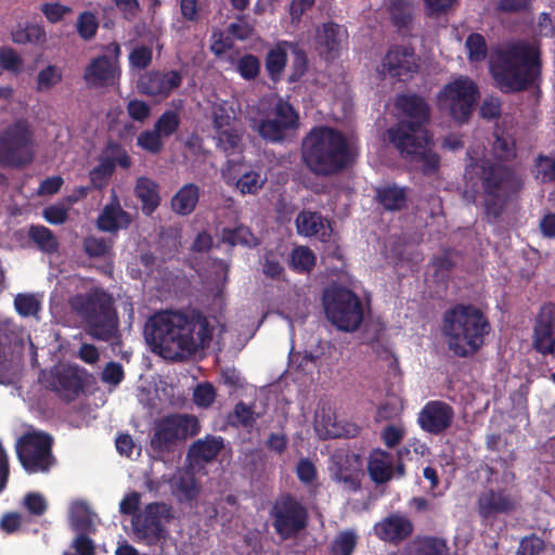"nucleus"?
Wrapping results in <instances>:
<instances>
[{
	"mask_svg": "<svg viewBox=\"0 0 555 555\" xmlns=\"http://www.w3.org/2000/svg\"><path fill=\"white\" fill-rule=\"evenodd\" d=\"M259 61L254 55H245L237 63V70L245 79H253L259 73Z\"/></svg>",
	"mask_w": 555,
	"mask_h": 555,
	"instance_id": "69168bd1",
	"label": "nucleus"
},
{
	"mask_svg": "<svg viewBox=\"0 0 555 555\" xmlns=\"http://www.w3.org/2000/svg\"><path fill=\"white\" fill-rule=\"evenodd\" d=\"M369 472L375 482L384 483L388 481L393 473L392 455L382 450L372 452L369 461Z\"/></svg>",
	"mask_w": 555,
	"mask_h": 555,
	"instance_id": "473e14b6",
	"label": "nucleus"
},
{
	"mask_svg": "<svg viewBox=\"0 0 555 555\" xmlns=\"http://www.w3.org/2000/svg\"><path fill=\"white\" fill-rule=\"evenodd\" d=\"M323 304L328 321L343 332L357 331L363 320L359 297L344 287H331L324 292Z\"/></svg>",
	"mask_w": 555,
	"mask_h": 555,
	"instance_id": "6e6552de",
	"label": "nucleus"
},
{
	"mask_svg": "<svg viewBox=\"0 0 555 555\" xmlns=\"http://www.w3.org/2000/svg\"><path fill=\"white\" fill-rule=\"evenodd\" d=\"M267 177L259 170H249L241 176L236 188L242 194H256L266 183Z\"/></svg>",
	"mask_w": 555,
	"mask_h": 555,
	"instance_id": "ea45409f",
	"label": "nucleus"
},
{
	"mask_svg": "<svg viewBox=\"0 0 555 555\" xmlns=\"http://www.w3.org/2000/svg\"><path fill=\"white\" fill-rule=\"evenodd\" d=\"M493 152L501 159H512L516 155L515 141L509 135H495Z\"/></svg>",
	"mask_w": 555,
	"mask_h": 555,
	"instance_id": "13d9d810",
	"label": "nucleus"
},
{
	"mask_svg": "<svg viewBox=\"0 0 555 555\" xmlns=\"http://www.w3.org/2000/svg\"><path fill=\"white\" fill-rule=\"evenodd\" d=\"M408 120L388 130V137L400 153L415 164L424 175H435L440 165L439 156L431 151L433 140L425 125L430 120V106L416 94L400 95L396 100Z\"/></svg>",
	"mask_w": 555,
	"mask_h": 555,
	"instance_id": "f257e3e1",
	"label": "nucleus"
},
{
	"mask_svg": "<svg viewBox=\"0 0 555 555\" xmlns=\"http://www.w3.org/2000/svg\"><path fill=\"white\" fill-rule=\"evenodd\" d=\"M296 227L299 234L315 236L326 241L332 232L330 223L318 212L302 211L296 218Z\"/></svg>",
	"mask_w": 555,
	"mask_h": 555,
	"instance_id": "c756f323",
	"label": "nucleus"
},
{
	"mask_svg": "<svg viewBox=\"0 0 555 555\" xmlns=\"http://www.w3.org/2000/svg\"><path fill=\"white\" fill-rule=\"evenodd\" d=\"M478 95L477 86L467 77L446 85L437 95V107L456 122H465L472 115Z\"/></svg>",
	"mask_w": 555,
	"mask_h": 555,
	"instance_id": "9d476101",
	"label": "nucleus"
},
{
	"mask_svg": "<svg viewBox=\"0 0 555 555\" xmlns=\"http://www.w3.org/2000/svg\"><path fill=\"white\" fill-rule=\"evenodd\" d=\"M374 529L383 541L398 544L412 534L414 526L409 518L399 514H390L377 522Z\"/></svg>",
	"mask_w": 555,
	"mask_h": 555,
	"instance_id": "5701e85b",
	"label": "nucleus"
},
{
	"mask_svg": "<svg viewBox=\"0 0 555 555\" xmlns=\"http://www.w3.org/2000/svg\"><path fill=\"white\" fill-rule=\"evenodd\" d=\"M23 506L30 515L40 517L46 514L48 502L41 493L28 492L23 499Z\"/></svg>",
	"mask_w": 555,
	"mask_h": 555,
	"instance_id": "6e6d98bb",
	"label": "nucleus"
},
{
	"mask_svg": "<svg viewBox=\"0 0 555 555\" xmlns=\"http://www.w3.org/2000/svg\"><path fill=\"white\" fill-rule=\"evenodd\" d=\"M314 430L321 439L338 438L347 431L336 422L330 403L321 401L314 413Z\"/></svg>",
	"mask_w": 555,
	"mask_h": 555,
	"instance_id": "cd10ccee",
	"label": "nucleus"
},
{
	"mask_svg": "<svg viewBox=\"0 0 555 555\" xmlns=\"http://www.w3.org/2000/svg\"><path fill=\"white\" fill-rule=\"evenodd\" d=\"M152 59V48L145 44H138L129 54V64L131 67L142 70L150 66Z\"/></svg>",
	"mask_w": 555,
	"mask_h": 555,
	"instance_id": "3c124183",
	"label": "nucleus"
},
{
	"mask_svg": "<svg viewBox=\"0 0 555 555\" xmlns=\"http://www.w3.org/2000/svg\"><path fill=\"white\" fill-rule=\"evenodd\" d=\"M453 417L451 405L443 401H430L420 412L417 422L425 431L438 435L451 426Z\"/></svg>",
	"mask_w": 555,
	"mask_h": 555,
	"instance_id": "6ab92c4d",
	"label": "nucleus"
},
{
	"mask_svg": "<svg viewBox=\"0 0 555 555\" xmlns=\"http://www.w3.org/2000/svg\"><path fill=\"white\" fill-rule=\"evenodd\" d=\"M532 347L542 356L555 354V305L545 304L535 317Z\"/></svg>",
	"mask_w": 555,
	"mask_h": 555,
	"instance_id": "f3484780",
	"label": "nucleus"
},
{
	"mask_svg": "<svg viewBox=\"0 0 555 555\" xmlns=\"http://www.w3.org/2000/svg\"><path fill=\"white\" fill-rule=\"evenodd\" d=\"M172 517L171 506L163 502L147 504L131 520L134 535L149 545L158 543L165 538L164 520Z\"/></svg>",
	"mask_w": 555,
	"mask_h": 555,
	"instance_id": "4468645a",
	"label": "nucleus"
},
{
	"mask_svg": "<svg viewBox=\"0 0 555 555\" xmlns=\"http://www.w3.org/2000/svg\"><path fill=\"white\" fill-rule=\"evenodd\" d=\"M299 126V117L294 107L286 101L279 99L260 120L257 130L267 141L281 142Z\"/></svg>",
	"mask_w": 555,
	"mask_h": 555,
	"instance_id": "2eb2a0df",
	"label": "nucleus"
},
{
	"mask_svg": "<svg viewBox=\"0 0 555 555\" xmlns=\"http://www.w3.org/2000/svg\"><path fill=\"white\" fill-rule=\"evenodd\" d=\"M28 237L36 246L44 253L52 254L59 248V242L54 233L44 225H30L28 229Z\"/></svg>",
	"mask_w": 555,
	"mask_h": 555,
	"instance_id": "4c0bfd02",
	"label": "nucleus"
},
{
	"mask_svg": "<svg viewBox=\"0 0 555 555\" xmlns=\"http://www.w3.org/2000/svg\"><path fill=\"white\" fill-rule=\"evenodd\" d=\"M131 221L130 214L116 202L105 205L98 217L96 225L101 231L115 233L119 229H127Z\"/></svg>",
	"mask_w": 555,
	"mask_h": 555,
	"instance_id": "c85d7f7f",
	"label": "nucleus"
},
{
	"mask_svg": "<svg viewBox=\"0 0 555 555\" xmlns=\"http://www.w3.org/2000/svg\"><path fill=\"white\" fill-rule=\"evenodd\" d=\"M83 249L89 257H104L109 254L112 245L104 237L88 236L83 241Z\"/></svg>",
	"mask_w": 555,
	"mask_h": 555,
	"instance_id": "864d4df0",
	"label": "nucleus"
},
{
	"mask_svg": "<svg viewBox=\"0 0 555 555\" xmlns=\"http://www.w3.org/2000/svg\"><path fill=\"white\" fill-rule=\"evenodd\" d=\"M50 388L62 400L74 401L82 390V380L70 367L57 369L51 373Z\"/></svg>",
	"mask_w": 555,
	"mask_h": 555,
	"instance_id": "b1692460",
	"label": "nucleus"
},
{
	"mask_svg": "<svg viewBox=\"0 0 555 555\" xmlns=\"http://www.w3.org/2000/svg\"><path fill=\"white\" fill-rule=\"evenodd\" d=\"M491 73L496 86L504 92L526 89L541 73L539 47L527 42L504 46L492 61Z\"/></svg>",
	"mask_w": 555,
	"mask_h": 555,
	"instance_id": "7ed1b4c3",
	"label": "nucleus"
},
{
	"mask_svg": "<svg viewBox=\"0 0 555 555\" xmlns=\"http://www.w3.org/2000/svg\"><path fill=\"white\" fill-rule=\"evenodd\" d=\"M518 506V498L505 489L487 490L478 496V514L482 518H490L498 514L508 513Z\"/></svg>",
	"mask_w": 555,
	"mask_h": 555,
	"instance_id": "aec40b11",
	"label": "nucleus"
},
{
	"mask_svg": "<svg viewBox=\"0 0 555 555\" xmlns=\"http://www.w3.org/2000/svg\"><path fill=\"white\" fill-rule=\"evenodd\" d=\"M99 22L91 11H83L77 17L76 29L80 38L91 40L96 35Z\"/></svg>",
	"mask_w": 555,
	"mask_h": 555,
	"instance_id": "37998d69",
	"label": "nucleus"
},
{
	"mask_svg": "<svg viewBox=\"0 0 555 555\" xmlns=\"http://www.w3.org/2000/svg\"><path fill=\"white\" fill-rule=\"evenodd\" d=\"M72 9L59 2H47L41 5V12L50 23H59Z\"/></svg>",
	"mask_w": 555,
	"mask_h": 555,
	"instance_id": "680f3d73",
	"label": "nucleus"
},
{
	"mask_svg": "<svg viewBox=\"0 0 555 555\" xmlns=\"http://www.w3.org/2000/svg\"><path fill=\"white\" fill-rule=\"evenodd\" d=\"M357 544V535L352 531L338 534L332 545L333 555H351Z\"/></svg>",
	"mask_w": 555,
	"mask_h": 555,
	"instance_id": "5fc2aeb1",
	"label": "nucleus"
},
{
	"mask_svg": "<svg viewBox=\"0 0 555 555\" xmlns=\"http://www.w3.org/2000/svg\"><path fill=\"white\" fill-rule=\"evenodd\" d=\"M376 199L386 210H401L406 206L408 194L404 188L387 185L377 190Z\"/></svg>",
	"mask_w": 555,
	"mask_h": 555,
	"instance_id": "72a5a7b5",
	"label": "nucleus"
},
{
	"mask_svg": "<svg viewBox=\"0 0 555 555\" xmlns=\"http://www.w3.org/2000/svg\"><path fill=\"white\" fill-rule=\"evenodd\" d=\"M173 133V111H166L156 121L152 130L142 131L137 144L151 154H158L163 150V137Z\"/></svg>",
	"mask_w": 555,
	"mask_h": 555,
	"instance_id": "412c9836",
	"label": "nucleus"
},
{
	"mask_svg": "<svg viewBox=\"0 0 555 555\" xmlns=\"http://www.w3.org/2000/svg\"><path fill=\"white\" fill-rule=\"evenodd\" d=\"M46 38V31L42 27L34 24L26 25L12 33V39L16 43H37Z\"/></svg>",
	"mask_w": 555,
	"mask_h": 555,
	"instance_id": "a18cd8bd",
	"label": "nucleus"
},
{
	"mask_svg": "<svg viewBox=\"0 0 555 555\" xmlns=\"http://www.w3.org/2000/svg\"><path fill=\"white\" fill-rule=\"evenodd\" d=\"M199 422L195 415L179 414L176 415V439H189L199 433Z\"/></svg>",
	"mask_w": 555,
	"mask_h": 555,
	"instance_id": "a19ab883",
	"label": "nucleus"
},
{
	"mask_svg": "<svg viewBox=\"0 0 555 555\" xmlns=\"http://www.w3.org/2000/svg\"><path fill=\"white\" fill-rule=\"evenodd\" d=\"M222 448V439L214 436L193 442L188 452L190 468L201 470L204 464L215 459Z\"/></svg>",
	"mask_w": 555,
	"mask_h": 555,
	"instance_id": "393cba45",
	"label": "nucleus"
},
{
	"mask_svg": "<svg viewBox=\"0 0 555 555\" xmlns=\"http://www.w3.org/2000/svg\"><path fill=\"white\" fill-rule=\"evenodd\" d=\"M52 437L47 433L31 431L18 438L16 454L22 466L29 473L48 472L54 462Z\"/></svg>",
	"mask_w": 555,
	"mask_h": 555,
	"instance_id": "f8f14e48",
	"label": "nucleus"
},
{
	"mask_svg": "<svg viewBox=\"0 0 555 555\" xmlns=\"http://www.w3.org/2000/svg\"><path fill=\"white\" fill-rule=\"evenodd\" d=\"M73 312L80 318L86 333L95 340L120 344V320L115 299L105 288L95 286L69 298Z\"/></svg>",
	"mask_w": 555,
	"mask_h": 555,
	"instance_id": "f03ea898",
	"label": "nucleus"
},
{
	"mask_svg": "<svg viewBox=\"0 0 555 555\" xmlns=\"http://www.w3.org/2000/svg\"><path fill=\"white\" fill-rule=\"evenodd\" d=\"M116 79V66L107 55L92 59L83 72V80L88 88H106Z\"/></svg>",
	"mask_w": 555,
	"mask_h": 555,
	"instance_id": "4be33fe9",
	"label": "nucleus"
},
{
	"mask_svg": "<svg viewBox=\"0 0 555 555\" xmlns=\"http://www.w3.org/2000/svg\"><path fill=\"white\" fill-rule=\"evenodd\" d=\"M418 69L414 51L408 47H392L385 55L380 73L400 79L409 78Z\"/></svg>",
	"mask_w": 555,
	"mask_h": 555,
	"instance_id": "a211bd4d",
	"label": "nucleus"
},
{
	"mask_svg": "<svg viewBox=\"0 0 555 555\" xmlns=\"http://www.w3.org/2000/svg\"><path fill=\"white\" fill-rule=\"evenodd\" d=\"M207 319L199 312H176V360H188L203 351L211 340Z\"/></svg>",
	"mask_w": 555,
	"mask_h": 555,
	"instance_id": "0eeeda50",
	"label": "nucleus"
},
{
	"mask_svg": "<svg viewBox=\"0 0 555 555\" xmlns=\"http://www.w3.org/2000/svg\"><path fill=\"white\" fill-rule=\"evenodd\" d=\"M134 194L142 204V211L151 216L160 204L159 186L150 178L140 177L135 181Z\"/></svg>",
	"mask_w": 555,
	"mask_h": 555,
	"instance_id": "2f4dec72",
	"label": "nucleus"
},
{
	"mask_svg": "<svg viewBox=\"0 0 555 555\" xmlns=\"http://www.w3.org/2000/svg\"><path fill=\"white\" fill-rule=\"evenodd\" d=\"M137 89L145 95L167 98L173 89V72L167 74L159 72L145 73L140 76Z\"/></svg>",
	"mask_w": 555,
	"mask_h": 555,
	"instance_id": "bb28decb",
	"label": "nucleus"
},
{
	"mask_svg": "<svg viewBox=\"0 0 555 555\" xmlns=\"http://www.w3.org/2000/svg\"><path fill=\"white\" fill-rule=\"evenodd\" d=\"M36 155L35 133L29 122L17 119L0 132V166L21 169Z\"/></svg>",
	"mask_w": 555,
	"mask_h": 555,
	"instance_id": "423d86ee",
	"label": "nucleus"
},
{
	"mask_svg": "<svg viewBox=\"0 0 555 555\" xmlns=\"http://www.w3.org/2000/svg\"><path fill=\"white\" fill-rule=\"evenodd\" d=\"M14 307L22 317H34L40 310V302L33 294H17L14 298Z\"/></svg>",
	"mask_w": 555,
	"mask_h": 555,
	"instance_id": "8fccbe9b",
	"label": "nucleus"
},
{
	"mask_svg": "<svg viewBox=\"0 0 555 555\" xmlns=\"http://www.w3.org/2000/svg\"><path fill=\"white\" fill-rule=\"evenodd\" d=\"M150 448L154 456L163 457L173 450V414L155 421Z\"/></svg>",
	"mask_w": 555,
	"mask_h": 555,
	"instance_id": "a878e982",
	"label": "nucleus"
},
{
	"mask_svg": "<svg viewBox=\"0 0 555 555\" xmlns=\"http://www.w3.org/2000/svg\"><path fill=\"white\" fill-rule=\"evenodd\" d=\"M143 335L154 354L173 362V309L167 308L151 315Z\"/></svg>",
	"mask_w": 555,
	"mask_h": 555,
	"instance_id": "ddd939ff",
	"label": "nucleus"
},
{
	"mask_svg": "<svg viewBox=\"0 0 555 555\" xmlns=\"http://www.w3.org/2000/svg\"><path fill=\"white\" fill-rule=\"evenodd\" d=\"M198 188L194 184H186L176 194V212L180 215L191 214L198 202Z\"/></svg>",
	"mask_w": 555,
	"mask_h": 555,
	"instance_id": "58836bf2",
	"label": "nucleus"
},
{
	"mask_svg": "<svg viewBox=\"0 0 555 555\" xmlns=\"http://www.w3.org/2000/svg\"><path fill=\"white\" fill-rule=\"evenodd\" d=\"M286 64V51L282 47L272 49L266 60V67L270 76L276 79L282 74Z\"/></svg>",
	"mask_w": 555,
	"mask_h": 555,
	"instance_id": "de8ad7c7",
	"label": "nucleus"
},
{
	"mask_svg": "<svg viewBox=\"0 0 555 555\" xmlns=\"http://www.w3.org/2000/svg\"><path fill=\"white\" fill-rule=\"evenodd\" d=\"M215 389L209 384H201L193 391V400L199 406H209L215 401Z\"/></svg>",
	"mask_w": 555,
	"mask_h": 555,
	"instance_id": "774afa93",
	"label": "nucleus"
},
{
	"mask_svg": "<svg viewBox=\"0 0 555 555\" xmlns=\"http://www.w3.org/2000/svg\"><path fill=\"white\" fill-rule=\"evenodd\" d=\"M346 38V30L334 23H325L318 29L317 44L322 54L333 57Z\"/></svg>",
	"mask_w": 555,
	"mask_h": 555,
	"instance_id": "7c9ffc66",
	"label": "nucleus"
},
{
	"mask_svg": "<svg viewBox=\"0 0 555 555\" xmlns=\"http://www.w3.org/2000/svg\"><path fill=\"white\" fill-rule=\"evenodd\" d=\"M234 424L243 427H253L256 423L254 411L245 403L240 402L235 405L233 411Z\"/></svg>",
	"mask_w": 555,
	"mask_h": 555,
	"instance_id": "e2e57ef3",
	"label": "nucleus"
},
{
	"mask_svg": "<svg viewBox=\"0 0 555 555\" xmlns=\"http://www.w3.org/2000/svg\"><path fill=\"white\" fill-rule=\"evenodd\" d=\"M70 521L72 527L77 534L95 533L96 531L92 519V513L86 503L78 502L73 505Z\"/></svg>",
	"mask_w": 555,
	"mask_h": 555,
	"instance_id": "e433bc0d",
	"label": "nucleus"
},
{
	"mask_svg": "<svg viewBox=\"0 0 555 555\" xmlns=\"http://www.w3.org/2000/svg\"><path fill=\"white\" fill-rule=\"evenodd\" d=\"M389 11L393 23L400 28L412 20V4L406 0H391Z\"/></svg>",
	"mask_w": 555,
	"mask_h": 555,
	"instance_id": "c03bdc74",
	"label": "nucleus"
},
{
	"mask_svg": "<svg viewBox=\"0 0 555 555\" xmlns=\"http://www.w3.org/2000/svg\"><path fill=\"white\" fill-rule=\"evenodd\" d=\"M125 377L122 365L118 362H108L102 371V380L109 385H118Z\"/></svg>",
	"mask_w": 555,
	"mask_h": 555,
	"instance_id": "338daca9",
	"label": "nucleus"
},
{
	"mask_svg": "<svg viewBox=\"0 0 555 555\" xmlns=\"http://www.w3.org/2000/svg\"><path fill=\"white\" fill-rule=\"evenodd\" d=\"M90 533L77 534L72 542L76 555H95L96 545L89 537Z\"/></svg>",
	"mask_w": 555,
	"mask_h": 555,
	"instance_id": "0e129e2a",
	"label": "nucleus"
},
{
	"mask_svg": "<svg viewBox=\"0 0 555 555\" xmlns=\"http://www.w3.org/2000/svg\"><path fill=\"white\" fill-rule=\"evenodd\" d=\"M0 66L4 70L18 74L23 67V60L12 48H3L0 50Z\"/></svg>",
	"mask_w": 555,
	"mask_h": 555,
	"instance_id": "bf43d9fd",
	"label": "nucleus"
},
{
	"mask_svg": "<svg viewBox=\"0 0 555 555\" xmlns=\"http://www.w3.org/2000/svg\"><path fill=\"white\" fill-rule=\"evenodd\" d=\"M292 264L299 271L308 272L315 264V255L309 247H296L292 253Z\"/></svg>",
	"mask_w": 555,
	"mask_h": 555,
	"instance_id": "49530a36",
	"label": "nucleus"
},
{
	"mask_svg": "<svg viewBox=\"0 0 555 555\" xmlns=\"http://www.w3.org/2000/svg\"><path fill=\"white\" fill-rule=\"evenodd\" d=\"M272 526L282 540L297 537L309 522L307 507L291 494H282L270 509Z\"/></svg>",
	"mask_w": 555,
	"mask_h": 555,
	"instance_id": "9b49d317",
	"label": "nucleus"
},
{
	"mask_svg": "<svg viewBox=\"0 0 555 555\" xmlns=\"http://www.w3.org/2000/svg\"><path fill=\"white\" fill-rule=\"evenodd\" d=\"M490 328L485 313L472 305H457L443 317L448 347L457 357L475 354L482 347Z\"/></svg>",
	"mask_w": 555,
	"mask_h": 555,
	"instance_id": "20e7f679",
	"label": "nucleus"
},
{
	"mask_svg": "<svg viewBox=\"0 0 555 555\" xmlns=\"http://www.w3.org/2000/svg\"><path fill=\"white\" fill-rule=\"evenodd\" d=\"M62 72L54 65L41 69L37 76V91H47L62 81Z\"/></svg>",
	"mask_w": 555,
	"mask_h": 555,
	"instance_id": "09e8293b",
	"label": "nucleus"
},
{
	"mask_svg": "<svg viewBox=\"0 0 555 555\" xmlns=\"http://www.w3.org/2000/svg\"><path fill=\"white\" fill-rule=\"evenodd\" d=\"M217 139L219 146L225 152H235L241 147L242 134L232 124L217 129Z\"/></svg>",
	"mask_w": 555,
	"mask_h": 555,
	"instance_id": "79ce46f5",
	"label": "nucleus"
},
{
	"mask_svg": "<svg viewBox=\"0 0 555 555\" xmlns=\"http://www.w3.org/2000/svg\"><path fill=\"white\" fill-rule=\"evenodd\" d=\"M535 178L542 182L555 180V160L540 156L535 163Z\"/></svg>",
	"mask_w": 555,
	"mask_h": 555,
	"instance_id": "052dcab7",
	"label": "nucleus"
},
{
	"mask_svg": "<svg viewBox=\"0 0 555 555\" xmlns=\"http://www.w3.org/2000/svg\"><path fill=\"white\" fill-rule=\"evenodd\" d=\"M223 238L231 245H255L256 237L247 227L240 225L232 230H224Z\"/></svg>",
	"mask_w": 555,
	"mask_h": 555,
	"instance_id": "4d7b16f0",
	"label": "nucleus"
},
{
	"mask_svg": "<svg viewBox=\"0 0 555 555\" xmlns=\"http://www.w3.org/2000/svg\"><path fill=\"white\" fill-rule=\"evenodd\" d=\"M197 469H191L190 464L180 473L176 482V495L180 501L194 500L199 495L201 485L195 477Z\"/></svg>",
	"mask_w": 555,
	"mask_h": 555,
	"instance_id": "f704fd0d",
	"label": "nucleus"
},
{
	"mask_svg": "<svg viewBox=\"0 0 555 555\" xmlns=\"http://www.w3.org/2000/svg\"><path fill=\"white\" fill-rule=\"evenodd\" d=\"M468 59L472 62H479L487 56V44L485 38L479 34H470L466 39Z\"/></svg>",
	"mask_w": 555,
	"mask_h": 555,
	"instance_id": "603ef678",
	"label": "nucleus"
},
{
	"mask_svg": "<svg viewBox=\"0 0 555 555\" xmlns=\"http://www.w3.org/2000/svg\"><path fill=\"white\" fill-rule=\"evenodd\" d=\"M351 157L346 138L332 128H314L302 141V158L315 175H335L348 165Z\"/></svg>",
	"mask_w": 555,
	"mask_h": 555,
	"instance_id": "39448f33",
	"label": "nucleus"
},
{
	"mask_svg": "<svg viewBox=\"0 0 555 555\" xmlns=\"http://www.w3.org/2000/svg\"><path fill=\"white\" fill-rule=\"evenodd\" d=\"M522 186L521 179L503 166L483 170L485 207L488 216L498 218L509 196Z\"/></svg>",
	"mask_w": 555,
	"mask_h": 555,
	"instance_id": "1a4fd4ad",
	"label": "nucleus"
},
{
	"mask_svg": "<svg viewBox=\"0 0 555 555\" xmlns=\"http://www.w3.org/2000/svg\"><path fill=\"white\" fill-rule=\"evenodd\" d=\"M98 160V165L89 172L90 184L93 190H103L108 185L116 166L128 169L132 164L128 152L116 141L107 142Z\"/></svg>",
	"mask_w": 555,
	"mask_h": 555,
	"instance_id": "dca6fc26",
	"label": "nucleus"
},
{
	"mask_svg": "<svg viewBox=\"0 0 555 555\" xmlns=\"http://www.w3.org/2000/svg\"><path fill=\"white\" fill-rule=\"evenodd\" d=\"M408 555H448L446 542L437 538H416L408 545Z\"/></svg>",
	"mask_w": 555,
	"mask_h": 555,
	"instance_id": "c9c22d12",
	"label": "nucleus"
}]
</instances>
